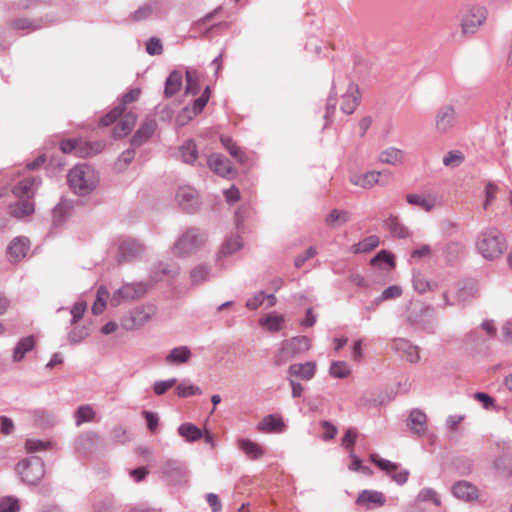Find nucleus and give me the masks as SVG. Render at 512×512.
<instances>
[{"instance_id":"a18cd8bd","label":"nucleus","mask_w":512,"mask_h":512,"mask_svg":"<svg viewBox=\"0 0 512 512\" xmlns=\"http://www.w3.org/2000/svg\"><path fill=\"white\" fill-rule=\"evenodd\" d=\"M357 439V431L353 428L348 429L342 438V447L348 452L354 451V444Z\"/></svg>"},{"instance_id":"0e129e2a","label":"nucleus","mask_w":512,"mask_h":512,"mask_svg":"<svg viewBox=\"0 0 512 512\" xmlns=\"http://www.w3.org/2000/svg\"><path fill=\"white\" fill-rule=\"evenodd\" d=\"M349 457L351 459L349 464V469L351 471H360L366 469V467L362 465L360 458L355 455L354 451L349 452Z\"/></svg>"},{"instance_id":"a878e982","label":"nucleus","mask_w":512,"mask_h":512,"mask_svg":"<svg viewBox=\"0 0 512 512\" xmlns=\"http://www.w3.org/2000/svg\"><path fill=\"white\" fill-rule=\"evenodd\" d=\"M182 81L183 77L179 71L171 72L165 83V96L172 97L179 92L182 87Z\"/></svg>"},{"instance_id":"473e14b6","label":"nucleus","mask_w":512,"mask_h":512,"mask_svg":"<svg viewBox=\"0 0 512 512\" xmlns=\"http://www.w3.org/2000/svg\"><path fill=\"white\" fill-rule=\"evenodd\" d=\"M380 176H381V173H379V172H375V171L367 172L362 176L353 178L352 182L356 185L363 187V188H370L374 184H377L380 182V179H379Z\"/></svg>"},{"instance_id":"20e7f679","label":"nucleus","mask_w":512,"mask_h":512,"mask_svg":"<svg viewBox=\"0 0 512 512\" xmlns=\"http://www.w3.org/2000/svg\"><path fill=\"white\" fill-rule=\"evenodd\" d=\"M479 253L486 259L493 260L499 258L505 250V240L496 229L484 232L477 241Z\"/></svg>"},{"instance_id":"4468645a","label":"nucleus","mask_w":512,"mask_h":512,"mask_svg":"<svg viewBox=\"0 0 512 512\" xmlns=\"http://www.w3.org/2000/svg\"><path fill=\"white\" fill-rule=\"evenodd\" d=\"M360 91L358 86L349 85L346 93L342 97L341 110L346 114H352L359 105Z\"/></svg>"},{"instance_id":"423d86ee","label":"nucleus","mask_w":512,"mask_h":512,"mask_svg":"<svg viewBox=\"0 0 512 512\" xmlns=\"http://www.w3.org/2000/svg\"><path fill=\"white\" fill-rule=\"evenodd\" d=\"M370 461L374 463L380 470L384 471L397 484H404L409 477V472L394 462L382 459L377 454L370 455Z\"/></svg>"},{"instance_id":"e2e57ef3","label":"nucleus","mask_w":512,"mask_h":512,"mask_svg":"<svg viewBox=\"0 0 512 512\" xmlns=\"http://www.w3.org/2000/svg\"><path fill=\"white\" fill-rule=\"evenodd\" d=\"M378 261H381V262H384L386 263L388 266L390 267H393L394 266V256L389 253V252H386V251H381L373 260H372V263H375V262H378Z\"/></svg>"},{"instance_id":"13d9d810","label":"nucleus","mask_w":512,"mask_h":512,"mask_svg":"<svg viewBox=\"0 0 512 512\" xmlns=\"http://www.w3.org/2000/svg\"><path fill=\"white\" fill-rule=\"evenodd\" d=\"M143 416L146 419L148 429L151 433H155L158 427V417L155 413L144 411Z\"/></svg>"},{"instance_id":"7ed1b4c3","label":"nucleus","mask_w":512,"mask_h":512,"mask_svg":"<svg viewBox=\"0 0 512 512\" xmlns=\"http://www.w3.org/2000/svg\"><path fill=\"white\" fill-rule=\"evenodd\" d=\"M97 183L96 172L87 165H78L70 170L68 184L77 194L84 195L94 188Z\"/></svg>"},{"instance_id":"393cba45","label":"nucleus","mask_w":512,"mask_h":512,"mask_svg":"<svg viewBox=\"0 0 512 512\" xmlns=\"http://www.w3.org/2000/svg\"><path fill=\"white\" fill-rule=\"evenodd\" d=\"M36 345V338L34 336H27L22 338L14 349V361H21L25 354L34 349Z\"/></svg>"},{"instance_id":"c03bdc74","label":"nucleus","mask_w":512,"mask_h":512,"mask_svg":"<svg viewBox=\"0 0 512 512\" xmlns=\"http://www.w3.org/2000/svg\"><path fill=\"white\" fill-rule=\"evenodd\" d=\"M386 226L395 237L404 238L408 235L406 228L399 223L397 218H389L386 221Z\"/></svg>"},{"instance_id":"ddd939ff","label":"nucleus","mask_w":512,"mask_h":512,"mask_svg":"<svg viewBox=\"0 0 512 512\" xmlns=\"http://www.w3.org/2000/svg\"><path fill=\"white\" fill-rule=\"evenodd\" d=\"M452 492L455 497L467 502L477 500L479 497L478 489L474 485L466 481L457 482L453 486Z\"/></svg>"},{"instance_id":"49530a36","label":"nucleus","mask_w":512,"mask_h":512,"mask_svg":"<svg viewBox=\"0 0 512 512\" xmlns=\"http://www.w3.org/2000/svg\"><path fill=\"white\" fill-rule=\"evenodd\" d=\"M19 502L14 497H5L0 500V512H18Z\"/></svg>"},{"instance_id":"f257e3e1","label":"nucleus","mask_w":512,"mask_h":512,"mask_svg":"<svg viewBox=\"0 0 512 512\" xmlns=\"http://www.w3.org/2000/svg\"><path fill=\"white\" fill-rule=\"evenodd\" d=\"M39 184L40 181L30 174L17 182L12 192L18 202L9 206L11 215L23 218L33 214L34 203L32 199Z\"/></svg>"},{"instance_id":"3c124183","label":"nucleus","mask_w":512,"mask_h":512,"mask_svg":"<svg viewBox=\"0 0 512 512\" xmlns=\"http://www.w3.org/2000/svg\"><path fill=\"white\" fill-rule=\"evenodd\" d=\"M452 119H453V109L452 108H446L441 113V115L438 116L437 126L440 129L444 130V129H446V127L448 126V124L451 122Z\"/></svg>"},{"instance_id":"f03ea898","label":"nucleus","mask_w":512,"mask_h":512,"mask_svg":"<svg viewBox=\"0 0 512 512\" xmlns=\"http://www.w3.org/2000/svg\"><path fill=\"white\" fill-rule=\"evenodd\" d=\"M136 122V115L133 112H125L123 107H116L100 120L102 126H110L116 123L113 135L115 138H122L130 134Z\"/></svg>"},{"instance_id":"39448f33","label":"nucleus","mask_w":512,"mask_h":512,"mask_svg":"<svg viewBox=\"0 0 512 512\" xmlns=\"http://www.w3.org/2000/svg\"><path fill=\"white\" fill-rule=\"evenodd\" d=\"M204 240V235L199 233L196 229H188L174 245L173 254L176 256H184L192 253Z\"/></svg>"},{"instance_id":"5701e85b","label":"nucleus","mask_w":512,"mask_h":512,"mask_svg":"<svg viewBox=\"0 0 512 512\" xmlns=\"http://www.w3.org/2000/svg\"><path fill=\"white\" fill-rule=\"evenodd\" d=\"M316 371L314 362H306L303 364H293L289 367V373L292 376L299 377L303 380H310Z\"/></svg>"},{"instance_id":"69168bd1","label":"nucleus","mask_w":512,"mask_h":512,"mask_svg":"<svg viewBox=\"0 0 512 512\" xmlns=\"http://www.w3.org/2000/svg\"><path fill=\"white\" fill-rule=\"evenodd\" d=\"M208 271L204 267H196L191 272V278L195 283L201 282L207 278Z\"/></svg>"},{"instance_id":"864d4df0","label":"nucleus","mask_w":512,"mask_h":512,"mask_svg":"<svg viewBox=\"0 0 512 512\" xmlns=\"http://www.w3.org/2000/svg\"><path fill=\"white\" fill-rule=\"evenodd\" d=\"M348 215L346 212L333 210L327 217L326 221L328 224H336L346 222Z\"/></svg>"},{"instance_id":"cd10ccee","label":"nucleus","mask_w":512,"mask_h":512,"mask_svg":"<svg viewBox=\"0 0 512 512\" xmlns=\"http://www.w3.org/2000/svg\"><path fill=\"white\" fill-rule=\"evenodd\" d=\"M298 353L300 352L297 349V345H287V340H285L283 341L279 351L274 356V363L276 365H281Z\"/></svg>"},{"instance_id":"774afa93","label":"nucleus","mask_w":512,"mask_h":512,"mask_svg":"<svg viewBox=\"0 0 512 512\" xmlns=\"http://www.w3.org/2000/svg\"><path fill=\"white\" fill-rule=\"evenodd\" d=\"M225 199L228 203L232 204L239 200L240 192L237 188L231 187L224 192Z\"/></svg>"},{"instance_id":"b1692460","label":"nucleus","mask_w":512,"mask_h":512,"mask_svg":"<svg viewBox=\"0 0 512 512\" xmlns=\"http://www.w3.org/2000/svg\"><path fill=\"white\" fill-rule=\"evenodd\" d=\"M156 122L153 119H147L135 133L132 139L133 145H139L146 141L155 131Z\"/></svg>"},{"instance_id":"052dcab7","label":"nucleus","mask_w":512,"mask_h":512,"mask_svg":"<svg viewBox=\"0 0 512 512\" xmlns=\"http://www.w3.org/2000/svg\"><path fill=\"white\" fill-rule=\"evenodd\" d=\"M321 427L323 430L322 438L324 440H330L333 439L337 433V429L334 425L330 424L329 422L323 421L321 423Z\"/></svg>"},{"instance_id":"dca6fc26","label":"nucleus","mask_w":512,"mask_h":512,"mask_svg":"<svg viewBox=\"0 0 512 512\" xmlns=\"http://www.w3.org/2000/svg\"><path fill=\"white\" fill-rule=\"evenodd\" d=\"M259 432L281 433L285 430V424L278 415L266 416L257 426Z\"/></svg>"},{"instance_id":"5fc2aeb1","label":"nucleus","mask_w":512,"mask_h":512,"mask_svg":"<svg viewBox=\"0 0 512 512\" xmlns=\"http://www.w3.org/2000/svg\"><path fill=\"white\" fill-rule=\"evenodd\" d=\"M176 384L175 379H170L167 381H160L156 382L154 385V392L157 395H163L166 393L170 388H172Z\"/></svg>"},{"instance_id":"f3484780","label":"nucleus","mask_w":512,"mask_h":512,"mask_svg":"<svg viewBox=\"0 0 512 512\" xmlns=\"http://www.w3.org/2000/svg\"><path fill=\"white\" fill-rule=\"evenodd\" d=\"M176 198L179 205L187 212H192L197 204L196 192L189 186L181 187L177 192Z\"/></svg>"},{"instance_id":"4d7b16f0","label":"nucleus","mask_w":512,"mask_h":512,"mask_svg":"<svg viewBox=\"0 0 512 512\" xmlns=\"http://www.w3.org/2000/svg\"><path fill=\"white\" fill-rule=\"evenodd\" d=\"M11 27L15 30L33 31L35 28L27 19H15L11 22Z\"/></svg>"},{"instance_id":"aec40b11","label":"nucleus","mask_w":512,"mask_h":512,"mask_svg":"<svg viewBox=\"0 0 512 512\" xmlns=\"http://www.w3.org/2000/svg\"><path fill=\"white\" fill-rule=\"evenodd\" d=\"M395 349L401 353L406 359L415 363L419 360V349L417 346L412 345L409 341L405 339H397L394 341Z\"/></svg>"},{"instance_id":"09e8293b","label":"nucleus","mask_w":512,"mask_h":512,"mask_svg":"<svg viewBox=\"0 0 512 512\" xmlns=\"http://www.w3.org/2000/svg\"><path fill=\"white\" fill-rule=\"evenodd\" d=\"M287 345H290V346L297 345V349L300 353H303V352L309 350V348L311 346L310 339L305 336L294 337V338L288 339Z\"/></svg>"},{"instance_id":"a211bd4d","label":"nucleus","mask_w":512,"mask_h":512,"mask_svg":"<svg viewBox=\"0 0 512 512\" xmlns=\"http://www.w3.org/2000/svg\"><path fill=\"white\" fill-rule=\"evenodd\" d=\"M486 18V13L483 8H476L471 11L469 15L463 20L462 29L463 33H472L475 28L480 26Z\"/></svg>"},{"instance_id":"680f3d73","label":"nucleus","mask_w":512,"mask_h":512,"mask_svg":"<svg viewBox=\"0 0 512 512\" xmlns=\"http://www.w3.org/2000/svg\"><path fill=\"white\" fill-rule=\"evenodd\" d=\"M463 160V156L460 152H450L447 156L444 157V164L446 166H456L459 165Z\"/></svg>"},{"instance_id":"72a5a7b5","label":"nucleus","mask_w":512,"mask_h":512,"mask_svg":"<svg viewBox=\"0 0 512 512\" xmlns=\"http://www.w3.org/2000/svg\"><path fill=\"white\" fill-rule=\"evenodd\" d=\"M265 300L267 301V306H274L276 303V298L273 295L265 296L263 292L258 293L253 298L249 299L246 303V306L250 310H255L264 304Z\"/></svg>"},{"instance_id":"7c9ffc66","label":"nucleus","mask_w":512,"mask_h":512,"mask_svg":"<svg viewBox=\"0 0 512 512\" xmlns=\"http://www.w3.org/2000/svg\"><path fill=\"white\" fill-rule=\"evenodd\" d=\"M178 433L188 442H194L202 438L203 432L191 423H184L178 428Z\"/></svg>"},{"instance_id":"c9c22d12","label":"nucleus","mask_w":512,"mask_h":512,"mask_svg":"<svg viewBox=\"0 0 512 512\" xmlns=\"http://www.w3.org/2000/svg\"><path fill=\"white\" fill-rule=\"evenodd\" d=\"M407 201L408 203L417 205L426 211H430L435 205V200L432 197L425 195H408Z\"/></svg>"},{"instance_id":"9b49d317","label":"nucleus","mask_w":512,"mask_h":512,"mask_svg":"<svg viewBox=\"0 0 512 512\" xmlns=\"http://www.w3.org/2000/svg\"><path fill=\"white\" fill-rule=\"evenodd\" d=\"M30 248V242L25 237L13 239L7 248V255L10 262H19L27 254Z\"/></svg>"},{"instance_id":"4c0bfd02","label":"nucleus","mask_w":512,"mask_h":512,"mask_svg":"<svg viewBox=\"0 0 512 512\" xmlns=\"http://www.w3.org/2000/svg\"><path fill=\"white\" fill-rule=\"evenodd\" d=\"M180 153L184 162L192 163L197 158L196 145L193 141H188L180 148Z\"/></svg>"},{"instance_id":"79ce46f5","label":"nucleus","mask_w":512,"mask_h":512,"mask_svg":"<svg viewBox=\"0 0 512 512\" xmlns=\"http://www.w3.org/2000/svg\"><path fill=\"white\" fill-rule=\"evenodd\" d=\"M241 240L238 236L227 239L221 247L220 256L231 255L241 247Z\"/></svg>"},{"instance_id":"6e6d98bb","label":"nucleus","mask_w":512,"mask_h":512,"mask_svg":"<svg viewBox=\"0 0 512 512\" xmlns=\"http://www.w3.org/2000/svg\"><path fill=\"white\" fill-rule=\"evenodd\" d=\"M47 446H48V443H46V442H43L40 440H32V439L27 440L26 444H25L26 450L29 453L46 450Z\"/></svg>"},{"instance_id":"2eb2a0df","label":"nucleus","mask_w":512,"mask_h":512,"mask_svg":"<svg viewBox=\"0 0 512 512\" xmlns=\"http://www.w3.org/2000/svg\"><path fill=\"white\" fill-rule=\"evenodd\" d=\"M407 425L413 433L419 436L425 434L427 430L426 414L418 409L412 410L410 412Z\"/></svg>"},{"instance_id":"4be33fe9","label":"nucleus","mask_w":512,"mask_h":512,"mask_svg":"<svg viewBox=\"0 0 512 512\" xmlns=\"http://www.w3.org/2000/svg\"><path fill=\"white\" fill-rule=\"evenodd\" d=\"M284 322L283 315L276 312L266 314L259 321L260 325L269 332H278L283 328Z\"/></svg>"},{"instance_id":"6e6552de","label":"nucleus","mask_w":512,"mask_h":512,"mask_svg":"<svg viewBox=\"0 0 512 512\" xmlns=\"http://www.w3.org/2000/svg\"><path fill=\"white\" fill-rule=\"evenodd\" d=\"M60 149L63 153H74L78 157H90L101 150L100 145L96 147L82 139L64 140L60 144Z\"/></svg>"},{"instance_id":"0eeeda50","label":"nucleus","mask_w":512,"mask_h":512,"mask_svg":"<svg viewBox=\"0 0 512 512\" xmlns=\"http://www.w3.org/2000/svg\"><path fill=\"white\" fill-rule=\"evenodd\" d=\"M16 470L22 481L29 485L37 484L44 476V466L39 460L22 461L17 464Z\"/></svg>"},{"instance_id":"37998d69","label":"nucleus","mask_w":512,"mask_h":512,"mask_svg":"<svg viewBox=\"0 0 512 512\" xmlns=\"http://www.w3.org/2000/svg\"><path fill=\"white\" fill-rule=\"evenodd\" d=\"M211 97V89L210 87H206L203 91V93L201 94V96L199 98H197L194 102H193V113L195 115L201 113L203 111V109L205 108V106L207 105L209 99Z\"/></svg>"},{"instance_id":"de8ad7c7","label":"nucleus","mask_w":512,"mask_h":512,"mask_svg":"<svg viewBox=\"0 0 512 512\" xmlns=\"http://www.w3.org/2000/svg\"><path fill=\"white\" fill-rule=\"evenodd\" d=\"M176 391L180 397H189L201 394L199 387L190 384H179L176 388Z\"/></svg>"},{"instance_id":"e433bc0d","label":"nucleus","mask_w":512,"mask_h":512,"mask_svg":"<svg viewBox=\"0 0 512 512\" xmlns=\"http://www.w3.org/2000/svg\"><path fill=\"white\" fill-rule=\"evenodd\" d=\"M108 297V290L105 287H100L97 291L96 300L92 306L93 314L99 315L105 310Z\"/></svg>"},{"instance_id":"f704fd0d","label":"nucleus","mask_w":512,"mask_h":512,"mask_svg":"<svg viewBox=\"0 0 512 512\" xmlns=\"http://www.w3.org/2000/svg\"><path fill=\"white\" fill-rule=\"evenodd\" d=\"M379 245V238L375 235L369 236L352 247L353 253L369 252Z\"/></svg>"},{"instance_id":"a19ab883","label":"nucleus","mask_w":512,"mask_h":512,"mask_svg":"<svg viewBox=\"0 0 512 512\" xmlns=\"http://www.w3.org/2000/svg\"><path fill=\"white\" fill-rule=\"evenodd\" d=\"M403 159V154L400 150L390 148L384 151L380 156V161L388 164L400 163Z\"/></svg>"},{"instance_id":"8fccbe9b","label":"nucleus","mask_w":512,"mask_h":512,"mask_svg":"<svg viewBox=\"0 0 512 512\" xmlns=\"http://www.w3.org/2000/svg\"><path fill=\"white\" fill-rule=\"evenodd\" d=\"M418 499L420 501H431L437 506L440 505L439 496L437 495V493L434 490H432L430 488L422 489L418 495Z\"/></svg>"},{"instance_id":"603ef678","label":"nucleus","mask_w":512,"mask_h":512,"mask_svg":"<svg viewBox=\"0 0 512 512\" xmlns=\"http://www.w3.org/2000/svg\"><path fill=\"white\" fill-rule=\"evenodd\" d=\"M146 51L150 55H160L163 51V46L161 41L158 38H151L146 43Z\"/></svg>"},{"instance_id":"2f4dec72","label":"nucleus","mask_w":512,"mask_h":512,"mask_svg":"<svg viewBox=\"0 0 512 512\" xmlns=\"http://www.w3.org/2000/svg\"><path fill=\"white\" fill-rule=\"evenodd\" d=\"M190 356V350L187 347L181 346L174 348L167 356L166 360L171 364H180L187 362Z\"/></svg>"},{"instance_id":"58836bf2","label":"nucleus","mask_w":512,"mask_h":512,"mask_svg":"<svg viewBox=\"0 0 512 512\" xmlns=\"http://www.w3.org/2000/svg\"><path fill=\"white\" fill-rule=\"evenodd\" d=\"M95 417V411L89 405L81 406L75 413L76 424L81 425L84 422L92 421Z\"/></svg>"},{"instance_id":"f8f14e48","label":"nucleus","mask_w":512,"mask_h":512,"mask_svg":"<svg viewBox=\"0 0 512 512\" xmlns=\"http://www.w3.org/2000/svg\"><path fill=\"white\" fill-rule=\"evenodd\" d=\"M356 503L367 509H372L374 507L383 506L385 504V497L381 492L364 490L359 494Z\"/></svg>"},{"instance_id":"412c9836","label":"nucleus","mask_w":512,"mask_h":512,"mask_svg":"<svg viewBox=\"0 0 512 512\" xmlns=\"http://www.w3.org/2000/svg\"><path fill=\"white\" fill-rule=\"evenodd\" d=\"M208 165L215 173L228 177L232 173L230 162L219 154H213L208 159Z\"/></svg>"},{"instance_id":"bf43d9fd","label":"nucleus","mask_w":512,"mask_h":512,"mask_svg":"<svg viewBox=\"0 0 512 512\" xmlns=\"http://www.w3.org/2000/svg\"><path fill=\"white\" fill-rule=\"evenodd\" d=\"M402 290L399 286H390L381 295V300L395 299L401 296Z\"/></svg>"},{"instance_id":"1a4fd4ad","label":"nucleus","mask_w":512,"mask_h":512,"mask_svg":"<svg viewBox=\"0 0 512 512\" xmlns=\"http://www.w3.org/2000/svg\"><path fill=\"white\" fill-rule=\"evenodd\" d=\"M154 314L155 308L153 306L136 308L130 316L121 320L120 325L126 331L134 330L143 326Z\"/></svg>"},{"instance_id":"6ab92c4d","label":"nucleus","mask_w":512,"mask_h":512,"mask_svg":"<svg viewBox=\"0 0 512 512\" xmlns=\"http://www.w3.org/2000/svg\"><path fill=\"white\" fill-rule=\"evenodd\" d=\"M238 448L250 459L256 460L261 458L265 450L258 443L249 439H239L237 441Z\"/></svg>"},{"instance_id":"ea45409f","label":"nucleus","mask_w":512,"mask_h":512,"mask_svg":"<svg viewBox=\"0 0 512 512\" xmlns=\"http://www.w3.org/2000/svg\"><path fill=\"white\" fill-rule=\"evenodd\" d=\"M350 374V368L344 361H335L330 366V375L335 378H346Z\"/></svg>"},{"instance_id":"338daca9","label":"nucleus","mask_w":512,"mask_h":512,"mask_svg":"<svg viewBox=\"0 0 512 512\" xmlns=\"http://www.w3.org/2000/svg\"><path fill=\"white\" fill-rule=\"evenodd\" d=\"M14 425L10 418L5 416L0 417V429L5 435L10 434L13 431Z\"/></svg>"},{"instance_id":"c85d7f7f","label":"nucleus","mask_w":512,"mask_h":512,"mask_svg":"<svg viewBox=\"0 0 512 512\" xmlns=\"http://www.w3.org/2000/svg\"><path fill=\"white\" fill-rule=\"evenodd\" d=\"M119 250L122 260H128L137 256L142 251V247L135 240L128 239L120 244Z\"/></svg>"},{"instance_id":"c756f323","label":"nucleus","mask_w":512,"mask_h":512,"mask_svg":"<svg viewBox=\"0 0 512 512\" xmlns=\"http://www.w3.org/2000/svg\"><path fill=\"white\" fill-rule=\"evenodd\" d=\"M222 145L227 149L232 157L240 163H244L247 159L246 154L242 149L228 136L221 137Z\"/></svg>"},{"instance_id":"bb28decb","label":"nucleus","mask_w":512,"mask_h":512,"mask_svg":"<svg viewBox=\"0 0 512 512\" xmlns=\"http://www.w3.org/2000/svg\"><path fill=\"white\" fill-rule=\"evenodd\" d=\"M202 73L196 69L189 68L186 71V93L196 95L200 88Z\"/></svg>"},{"instance_id":"9d476101","label":"nucleus","mask_w":512,"mask_h":512,"mask_svg":"<svg viewBox=\"0 0 512 512\" xmlns=\"http://www.w3.org/2000/svg\"><path fill=\"white\" fill-rule=\"evenodd\" d=\"M146 291L147 287L143 283L126 284L113 295L110 303L112 306H118L123 302L141 297Z\"/></svg>"}]
</instances>
